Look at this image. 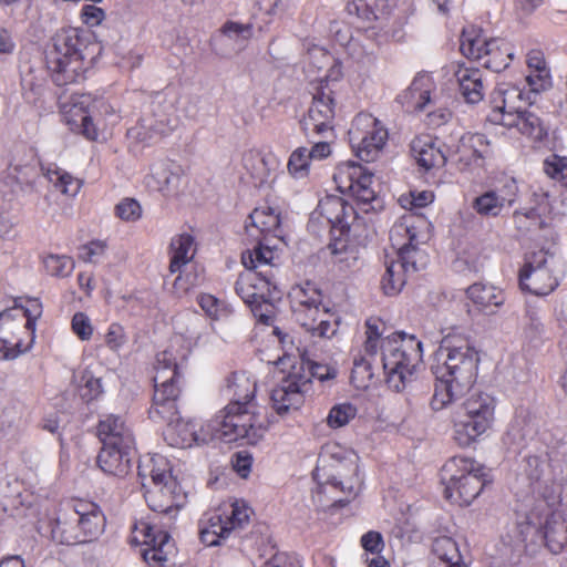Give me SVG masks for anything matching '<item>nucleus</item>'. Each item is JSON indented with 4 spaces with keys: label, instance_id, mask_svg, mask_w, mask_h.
Masks as SVG:
<instances>
[{
    "label": "nucleus",
    "instance_id": "6e6d98bb",
    "mask_svg": "<svg viewBox=\"0 0 567 567\" xmlns=\"http://www.w3.org/2000/svg\"><path fill=\"white\" fill-rule=\"evenodd\" d=\"M45 271L53 277H69L74 269V260L68 256L49 255L43 259Z\"/></svg>",
    "mask_w": 567,
    "mask_h": 567
},
{
    "label": "nucleus",
    "instance_id": "4be33fe9",
    "mask_svg": "<svg viewBox=\"0 0 567 567\" xmlns=\"http://www.w3.org/2000/svg\"><path fill=\"white\" fill-rule=\"evenodd\" d=\"M182 167L172 161H159L152 165L151 173L145 177L148 189L165 196L177 192L182 177Z\"/></svg>",
    "mask_w": 567,
    "mask_h": 567
},
{
    "label": "nucleus",
    "instance_id": "1a4fd4ad",
    "mask_svg": "<svg viewBox=\"0 0 567 567\" xmlns=\"http://www.w3.org/2000/svg\"><path fill=\"white\" fill-rule=\"evenodd\" d=\"M307 365L308 372L305 371L303 364L292 367L287 378L271 391L272 408L279 415H285L290 410H297L302 405L305 393L310 390L311 378L323 382L337 375V370L330 365L316 362H308Z\"/></svg>",
    "mask_w": 567,
    "mask_h": 567
},
{
    "label": "nucleus",
    "instance_id": "864d4df0",
    "mask_svg": "<svg viewBox=\"0 0 567 567\" xmlns=\"http://www.w3.org/2000/svg\"><path fill=\"white\" fill-rule=\"evenodd\" d=\"M310 153L307 147H298L296 148L287 164L288 173L296 179H301L308 176L310 168Z\"/></svg>",
    "mask_w": 567,
    "mask_h": 567
},
{
    "label": "nucleus",
    "instance_id": "bf43d9fd",
    "mask_svg": "<svg viewBox=\"0 0 567 567\" xmlns=\"http://www.w3.org/2000/svg\"><path fill=\"white\" fill-rule=\"evenodd\" d=\"M357 415V408L350 403L338 404L333 406L328 416L327 423L332 429H339L347 425Z\"/></svg>",
    "mask_w": 567,
    "mask_h": 567
},
{
    "label": "nucleus",
    "instance_id": "393cba45",
    "mask_svg": "<svg viewBox=\"0 0 567 567\" xmlns=\"http://www.w3.org/2000/svg\"><path fill=\"white\" fill-rule=\"evenodd\" d=\"M97 434L103 445L134 449V436L125 422L117 415H107L101 420Z\"/></svg>",
    "mask_w": 567,
    "mask_h": 567
},
{
    "label": "nucleus",
    "instance_id": "2f4dec72",
    "mask_svg": "<svg viewBox=\"0 0 567 567\" xmlns=\"http://www.w3.org/2000/svg\"><path fill=\"white\" fill-rule=\"evenodd\" d=\"M52 539L64 545H75L85 543V537L81 535L75 508L59 517L51 529Z\"/></svg>",
    "mask_w": 567,
    "mask_h": 567
},
{
    "label": "nucleus",
    "instance_id": "79ce46f5",
    "mask_svg": "<svg viewBox=\"0 0 567 567\" xmlns=\"http://www.w3.org/2000/svg\"><path fill=\"white\" fill-rule=\"evenodd\" d=\"M499 93L503 96V104L493 109L492 112H499L502 114L518 113L535 103L534 97H532V102L526 99L527 91L516 85L499 90Z\"/></svg>",
    "mask_w": 567,
    "mask_h": 567
},
{
    "label": "nucleus",
    "instance_id": "338daca9",
    "mask_svg": "<svg viewBox=\"0 0 567 567\" xmlns=\"http://www.w3.org/2000/svg\"><path fill=\"white\" fill-rule=\"evenodd\" d=\"M126 342L124 328L121 324L112 323L105 334V343L111 350H118Z\"/></svg>",
    "mask_w": 567,
    "mask_h": 567
},
{
    "label": "nucleus",
    "instance_id": "5fc2aeb1",
    "mask_svg": "<svg viewBox=\"0 0 567 567\" xmlns=\"http://www.w3.org/2000/svg\"><path fill=\"white\" fill-rule=\"evenodd\" d=\"M221 33L224 38L235 41L237 44V50H243L246 45V42L252 35V25L250 23H239L235 21H227L223 28Z\"/></svg>",
    "mask_w": 567,
    "mask_h": 567
},
{
    "label": "nucleus",
    "instance_id": "a878e982",
    "mask_svg": "<svg viewBox=\"0 0 567 567\" xmlns=\"http://www.w3.org/2000/svg\"><path fill=\"white\" fill-rule=\"evenodd\" d=\"M81 535L85 543L96 538L104 529L105 518L100 507L92 502L78 501L74 503Z\"/></svg>",
    "mask_w": 567,
    "mask_h": 567
},
{
    "label": "nucleus",
    "instance_id": "473e14b6",
    "mask_svg": "<svg viewBox=\"0 0 567 567\" xmlns=\"http://www.w3.org/2000/svg\"><path fill=\"white\" fill-rule=\"evenodd\" d=\"M433 567L466 566L462 561L458 546L450 536H440L432 544Z\"/></svg>",
    "mask_w": 567,
    "mask_h": 567
},
{
    "label": "nucleus",
    "instance_id": "37998d69",
    "mask_svg": "<svg viewBox=\"0 0 567 567\" xmlns=\"http://www.w3.org/2000/svg\"><path fill=\"white\" fill-rule=\"evenodd\" d=\"M38 175V163L33 155H30L25 161L14 159L9 165V176L16 179V182L21 186L30 187L32 189L35 185V178Z\"/></svg>",
    "mask_w": 567,
    "mask_h": 567
},
{
    "label": "nucleus",
    "instance_id": "c03bdc74",
    "mask_svg": "<svg viewBox=\"0 0 567 567\" xmlns=\"http://www.w3.org/2000/svg\"><path fill=\"white\" fill-rule=\"evenodd\" d=\"M229 389L233 391V400L229 404L250 408V400L255 396L256 392L255 381L245 375H234Z\"/></svg>",
    "mask_w": 567,
    "mask_h": 567
},
{
    "label": "nucleus",
    "instance_id": "7c9ffc66",
    "mask_svg": "<svg viewBox=\"0 0 567 567\" xmlns=\"http://www.w3.org/2000/svg\"><path fill=\"white\" fill-rule=\"evenodd\" d=\"M458 90L464 100L470 104H476L484 97L482 73L478 69L460 68L455 72Z\"/></svg>",
    "mask_w": 567,
    "mask_h": 567
},
{
    "label": "nucleus",
    "instance_id": "603ef678",
    "mask_svg": "<svg viewBox=\"0 0 567 567\" xmlns=\"http://www.w3.org/2000/svg\"><path fill=\"white\" fill-rule=\"evenodd\" d=\"M489 40L484 37L463 32L461 37L460 50L464 56L472 60L482 61L485 56L484 51L487 49Z\"/></svg>",
    "mask_w": 567,
    "mask_h": 567
},
{
    "label": "nucleus",
    "instance_id": "c756f323",
    "mask_svg": "<svg viewBox=\"0 0 567 567\" xmlns=\"http://www.w3.org/2000/svg\"><path fill=\"white\" fill-rule=\"evenodd\" d=\"M200 540L207 546L219 545L230 534L228 524L223 511L219 508L213 513L206 514L199 523Z\"/></svg>",
    "mask_w": 567,
    "mask_h": 567
},
{
    "label": "nucleus",
    "instance_id": "7ed1b4c3",
    "mask_svg": "<svg viewBox=\"0 0 567 567\" xmlns=\"http://www.w3.org/2000/svg\"><path fill=\"white\" fill-rule=\"evenodd\" d=\"M429 239V223L413 214L402 216L390 230L392 247L398 259L385 261L382 288L386 295L401 291L410 274L424 269L429 256L419 248Z\"/></svg>",
    "mask_w": 567,
    "mask_h": 567
},
{
    "label": "nucleus",
    "instance_id": "f704fd0d",
    "mask_svg": "<svg viewBox=\"0 0 567 567\" xmlns=\"http://www.w3.org/2000/svg\"><path fill=\"white\" fill-rule=\"evenodd\" d=\"M482 65L493 72L505 70L514 58V52L508 42L502 39H489Z\"/></svg>",
    "mask_w": 567,
    "mask_h": 567
},
{
    "label": "nucleus",
    "instance_id": "6ab92c4d",
    "mask_svg": "<svg viewBox=\"0 0 567 567\" xmlns=\"http://www.w3.org/2000/svg\"><path fill=\"white\" fill-rule=\"evenodd\" d=\"M517 185L514 179L507 181L502 187L494 188L477 196L473 208L484 217H497L503 209L509 208L517 196Z\"/></svg>",
    "mask_w": 567,
    "mask_h": 567
},
{
    "label": "nucleus",
    "instance_id": "f257e3e1",
    "mask_svg": "<svg viewBox=\"0 0 567 567\" xmlns=\"http://www.w3.org/2000/svg\"><path fill=\"white\" fill-rule=\"evenodd\" d=\"M186 358V350L175 343L157 353L154 395L148 410V415L153 421L167 423L166 440L169 445L179 449L214 441L213 434L208 430V422L196 430V425L192 421H185L179 416L176 402L181 393L179 381Z\"/></svg>",
    "mask_w": 567,
    "mask_h": 567
},
{
    "label": "nucleus",
    "instance_id": "0e129e2a",
    "mask_svg": "<svg viewBox=\"0 0 567 567\" xmlns=\"http://www.w3.org/2000/svg\"><path fill=\"white\" fill-rule=\"evenodd\" d=\"M410 197L411 198H401L400 202L402 203V206L403 207H406V203L410 204V212L408 213L409 214H413L417 217H421L423 218V216L421 215H417L416 213L413 212L414 208H423L425 207L426 205L431 204L433 202V193L432 192H426V190H423V192H420V193H411L410 194ZM406 216V214L404 215ZM424 219L430 224V221L424 217Z\"/></svg>",
    "mask_w": 567,
    "mask_h": 567
},
{
    "label": "nucleus",
    "instance_id": "f3484780",
    "mask_svg": "<svg viewBox=\"0 0 567 567\" xmlns=\"http://www.w3.org/2000/svg\"><path fill=\"white\" fill-rule=\"evenodd\" d=\"M135 532L142 535V543L148 546L142 553L144 560L148 565L165 566L174 553L171 535L145 522L135 525Z\"/></svg>",
    "mask_w": 567,
    "mask_h": 567
},
{
    "label": "nucleus",
    "instance_id": "f03ea898",
    "mask_svg": "<svg viewBox=\"0 0 567 567\" xmlns=\"http://www.w3.org/2000/svg\"><path fill=\"white\" fill-rule=\"evenodd\" d=\"M436 360L434 392L430 400L434 412L447 408L471 390L476 381L480 355L467 337L451 331L441 340Z\"/></svg>",
    "mask_w": 567,
    "mask_h": 567
},
{
    "label": "nucleus",
    "instance_id": "09e8293b",
    "mask_svg": "<svg viewBox=\"0 0 567 567\" xmlns=\"http://www.w3.org/2000/svg\"><path fill=\"white\" fill-rule=\"evenodd\" d=\"M545 539L551 553H560L567 545V523L564 520L548 522L545 526Z\"/></svg>",
    "mask_w": 567,
    "mask_h": 567
},
{
    "label": "nucleus",
    "instance_id": "b1692460",
    "mask_svg": "<svg viewBox=\"0 0 567 567\" xmlns=\"http://www.w3.org/2000/svg\"><path fill=\"white\" fill-rule=\"evenodd\" d=\"M133 450L122 446L102 445L97 455V465L105 474L124 477L132 467Z\"/></svg>",
    "mask_w": 567,
    "mask_h": 567
},
{
    "label": "nucleus",
    "instance_id": "ea45409f",
    "mask_svg": "<svg viewBox=\"0 0 567 567\" xmlns=\"http://www.w3.org/2000/svg\"><path fill=\"white\" fill-rule=\"evenodd\" d=\"M42 171L43 176L60 193L68 196H75L80 192L82 186L81 181L55 164H50L48 167L42 168Z\"/></svg>",
    "mask_w": 567,
    "mask_h": 567
},
{
    "label": "nucleus",
    "instance_id": "5701e85b",
    "mask_svg": "<svg viewBox=\"0 0 567 567\" xmlns=\"http://www.w3.org/2000/svg\"><path fill=\"white\" fill-rule=\"evenodd\" d=\"M318 212L332 228H339L341 233L349 230L352 223L357 219L353 206L339 196H329L321 199L318 205Z\"/></svg>",
    "mask_w": 567,
    "mask_h": 567
},
{
    "label": "nucleus",
    "instance_id": "13d9d810",
    "mask_svg": "<svg viewBox=\"0 0 567 567\" xmlns=\"http://www.w3.org/2000/svg\"><path fill=\"white\" fill-rule=\"evenodd\" d=\"M528 86L526 99L532 102V97L536 100L539 92H544L551 86V76L549 70H540V72H529L526 76Z\"/></svg>",
    "mask_w": 567,
    "mask_h": 567
},
{
    "label": "nucleus",
    "instance_id": "39448f33",
    "mask_svg": "<svg viewBox=\"0 0 567 567\" xmlns=\"http://www.w3.org/2000/svg\"><path fill=\"white\" fill-rule=\"evenodd\" d=\"M381 351L388 386L402 392L413 381L422 362V342L414 334L396 331L382 339Z\"/></svg>",
    "mask_w": 567,
    "mask_h": 567
},
{
    "label": "nucleus",
    "instance_id": "423d86ee",
    "mask_svg": "<svg viewBox=\"0 0 567 567\" xmlns=\"http://www.w3.org/2000/svg\"><path fill=\"white\" fill-rule=\"evenodd\" d=\"M496 399L486 392L471 393L454 413L453 439L461 447H467L485 434L495 420Z\"/></svg>",
    "mask_w": 567,
    "mask_h": 567
},
{
    "label": "nucleus",
    "instance_id": "de8ad7c7",
    "mask_svg": "<svg viewBox=\"0 0 567 567\" xmlns=\"http://www.w3.org/2000/svg\"><path fill=\"white\" fill-rule=\"evenodd\" d=\"M272 255V250H270L268 247L258 246L252 250L243 252L241 262L247 269H252L256 271H270V274H272L270 266Z\"/></svg>",
    "mask_w": 567,
    "mask_h": 567
},
{
    "label": "nucleus",
    "instance_id": "69168bd1",
    "mask_svg": "<svg viewBox=\"0 0 567 567\" xmlns=\"http://www.w3.org/2000/svg\"><path fill=\"white\" fill-rule=\"evenodd\" d=\"M260 567H301V563L292 555L284 551H277Z\"/></svg>",
    "mask_w": 567,
    "mask_h": 567
},
{
    "label": "nucleus",
    "instance_id": "4c0bfd02",
    "mask_svg": "<svg viewBox=\"0 0 567 567\" xmlns=\"http://www.w3.org/2000/svg\"><path fill=\"white\" fill-rule=\"evenodd\" d=\"M411 148L417 164L426 171L446 163V155L430 140H414Z\"/></svg>",
    "mask_w": 567,
    "mask_h": 567
},
{
    "label": "nucleus",
    "instance_id": "9b49d317",
    "mask_svg": "<svg viewBox=\"0 0 567 567\" xmlns=\"http://www.w3.org/2000/svg\"><path fill=\"white\" fill-rule=\"evenodd\" d=\"M341 75L339 64H333L326 79L320 80L313 87L312 103L308 114L301 120V127L307 135L317 134L323 137L332 135L336 115V99L333 82Z\"/></svg>",
    "mask_w": 567,
    "mask_h": 567
},
{
    "label": "nucleus",
    "instance_id": "680f3d73",
    "mask_svg": "<svg viewBox=\"0 0 567 567\" xmlns=\"http://www.w3.org/2000/svg\"><path fill=\"white\" fill-rule=\"evenodd\" d=\"M116 216L125 221H135L142 215V208L137 200L125 198L115 207Z\"/></svg>",
    "mask_w": 567,
    "mask_h": 567
},
{
    "label": "nucleus",
    "instance_id": "cd10ccee",
    "mask_svg": "<svg viewBox=\"0 0 567 567\" xmlns=\"http://www.w3.org/2000/svg\"><path fill=\"white\" fill-rule=\"evenodd\" d=\"M137 470L143 488L164 483L168 481V477H174L168 460L159 454H154L142 460Z\"/></svg>",
    "mask_w": 567,
    "mask_h": 567
},
{
    "label": "nucleus",
    "instance_id": "3c124183",
    "mask_svg": "<svg viewBox=\"0 0 567 567\" xmlns=\"http://www.w3.org/2000/svg\"><path fill=\"white\" fill-rule=\"evenodd\" d=\"M327 251L331 256L333 264L339 265L341 269L354 266L358 257L354 248L349 247L343 239H336L327 246Z\"/></svg>",
    "mask_w": 567,
    "mask_h": 567
},
{
    "label": "nucleus",
    "instance_id": "e2e57ef3",
    "mask_svg": "<svg viewBox=\"0 0 567 567\" xmlns=\"http://www.w3.org/2000/svg\"><path fill=\"white\" fill-rule=\"evenodd\" d=\"M72 330L82 341L90 340L93 334V326L84 312L74 313L71 321Z\"/></svg>",
    "mask_w": 567,
    "mask_h": 567
},
{
    "label": "nucleus",
    "instance_id": "774afa93",
    "mask_svg": "<svg viewBox=\"0 0 567 567\" xmlns=\"http://www.w3.org/2000/svg\"><path fill=\"white\" fill-rule=\"evenodd\" d=\"M105 251L104 243L94 240L80 248L79 258L84 262H95Z\"/></svg>",
    "mask_w": 567,
    "mask_h": 567
},
{
    "label": "nucleus",
    "instance_id": "2eb2a0df",
    "mask_svg": "<svg viewBox=\"0 0 567 567\" xmlns=\"http://www.w3.org/2000/svg\"><path fill=\"white\" fill-rule=\"evenodd\" d=\"M112 113V107L101 99L90 94L72 95L68 110H64L66 123L72 131L81 132L86 138L95 140L97 132L93 118L99 113Z\"/></svg>",
    "mask_w": 567,
    "mask_h": 567
},
{
    "label": "nucleus",
    "instance_id": "a211bd4d",
    "mask_svg": "<svg viewBox=\"0 0 567 567\" xmlns=\"http://www.w3.org/2000/svg\"><path fill=\"white\" fill-rule=\"evenodd\" d=\"M144 489L148 507L153 512L169 515L171 518L175 517L185 498L175 477H168V481Z\"/></svg>",
    "mask_w": 567,
    "mask_h": 567
},
{
    "label": "nucleus",
    "instance_id": "c9c22d12",
    "mask_svg": "<svg viewBox=\"0 0 567 567\" xmlns=\"http://www.w3.org/2000/svg\"><path fill=\"white\" fill-rule=\"evenodd\" d=\"M468 299L487 313H494L493 308L504 303L505 297L501 289L494 286L474 284L466 290Z\"/></svg>",
    "mask_w": 567,
    "mask_h": 567
},
{
    "label": "nucleus",
    "instance_id": "a18cd8bd",
    "mask_svg": "<svg viewBox=\"0 0 567 567\" xmlns=\"http://www.w3.org/2000/svg\"><path fill=\"white\" fill-rule=\"evenodd\" d=\"M226 524H228L230 532L237 528H243L249 523L252 511L246 502L236 499L221 509Z\"/></svg>",
    "mask_w": 567,
    "mask_h": 567
},
{
    "label": "nucleus",
    "instance_id": "ddd939ff",
    "mask_svg": "<svg viewBox=\"0 0 567 567\" xmlns=\"http://www.w3.org/2000/svg\"><path fill=\"white\" fill-rule=\"evenodd\" d=\"M355 155L363 162L374 161L388 141V130L371 114H358L349 131Z\"/></svg>",
    "mask_w": 567,
    "mask_h": 567
},
{
    "label": "nucleus",
    "instance_id": "0eeeda50",
    "mask_svg": "<svg viewBox=\"0 0 567 567\" xmlns=\"http://www.w3.org/2000/svg\"><path fill=\"white\" fill-rule=\"evenodd\" d=\"M269 421L250 408L228 404L214 419L208 421L213 440L230 443L245 440L247 444H257L268 430Z\"/></svg>",
    "mask_w": 567,
    "mask_h": 567
},
{
    "label": "nucleus",
    "instance_id": "8fccbe9b",
    "mask_svg": "<svg viewBox=\"0 0 567 567\" xmlns=\"http://www.w3.org/2000/svg\"><path fill=\"white\" fill-rule=\"evenodd\" d=\"M372 360L361 353L354 357L351 371V383L357 389H367L373 379Z\"/></svg>",
    "mask_w": 567,
    "mask_h": 567
},
{
    "label": "nucleus",
    "instance_id": "72a5a7b5",
    "mask_svg": "<svg viewBox=\"0 0 567 567\" xmlns=\"http://www.w3.org/2000/svg\"><path fill=\"white\" fill-rule=\"evenodd\" d=\"M434 82L429 74H417L402 97L409 107L423 111L431 103Z\"/></svg>",
    "mask_w": 567,
    "mask_h": 567
},
{
    "label": "nucleus",
    "instance_id": "4d7b16f0",
    "mask_svg": "<svg viewBox=\"0 0 567 567\" xmlns=\"http://www.w3.org/2000/svg\"><path fill=\"white\" fill-rule=\"evenodd\" d=\"M523 333L528 342L538 341L544 337L545 327L539 312L535 309H528L526 311Z\"/></svg>",
    "mask_w": 567,
    "mask_h": 567
},
{
    "label": "nucleus",
    "instance_id": "dca6fc26",
    "mask_svg": "<svg viewBox=\"0 0 567 567\" xmlns=\"http://www.w3.org/2000/svg\"><path fill=\"white\" fill-rule=\"evenodd\" d=\"M177 121L171 105L153 104L152 112L127 131V135L138 142L150 143L169 134Z\"/></svg>",
    "mask_w": 567,
    "mask_h": 567
},
{
    "label": "nucleus",
    "instance_id": "f8f14e48",
    "mask_svg": "<svg viewBox=\"0 0 567 567\" xmlns=\"http://www.w3.org/2000/svg\"><path fill=\"white\" fill-rule=\"evenodd\" d=\"M236 293L247 303L258 320L269 324L272 319L271 300L278 295L274 274L247 269L239 274L235 284Z\"/></svg>",
    "mask_w": 567,
    "mask_h": 567
},
{
    "label": "nucleus",
    "instance_id": "052dcab7",
    "mask_svg": "<svg viewBox=\"0 0 567 567\" xmlns=\"http://www.w3.org/2000/svg\"><path fill=\"white\" fill-rule=\"evenodd\" d=\"M544 172L550 178L559 181L567 186V157L556 154L549 155L544 161Z\"/></svg>",
    "mask_w": 567,
    "mask_h": 567
},
{
    "label": "nucleus",
    "instance_id": "4468645a",
    "mask_svg": "<svg viewBox=\"0 0 567 567\" xmlns=\"http://www.w3.org/2000/svg\"><path fill=\"white\" fill-rule=\"evenodd\" d=\"M553 255L540 249L526 256L525 265L519 271V284L524 290L536 296H547L557 286L558 280L551 274Z\"/></svg>",
    "mask_w": 567,
    "mask_h": 567
},
{
    "label": "nucleus",
    "instance_id": "9d476101",
    "mask_svg": "<svg viewBox=\"0 0 567 567\" xmlns=\"http://www.w3.org/2000/svg\"><path fill=\"white\" fill-rule=\"evenodd\" d=\"M443 471L452 473L445 496L460 505H470L487 482L485 466L472 458L455 456L444 465Z\"/></svg>",
    "mask_w": 567,
    "mask_h": 567
},
{
    "label": "nucleus",
    "instance_id": "49530a36",
    "mask_svg": "<svg viewBox=\"0 0 567 567\" xmlns=\"http://www.w3.org/2000/svg\"><path fill=\"white\" fill-rule=\"evenodd\" d=\"M344 11L353 23L362 24L364 28L377 20V13L369 0H350L346 3Z\"/></svg>",
    "mask_w": 567,
    "mask_h": 567
},
{
    "label": "nucleus",
    "instance_id": "a19ab883",
    "mask_svg": "<svg viewBox=\"0 0 567 567\" xmlns=\"http://www.w3.org/2000/svg\"><path fill=\"white\" fill-rule=\"evenodd\" d=\"M348 169V177L350 184L348 188L351 193L362 203H370L375 199V192L372 189V175L362 172L359 165H350Z\"/></svg>",
    "mask_w": 567,
    "mask_h": 567
},
{
    "label": "nucleus",
    "instance_id": "412c9836",
    "mask_svg": "<svg viewBox=\"0 0 567 567\" xmlns=\"http://www.w3.org/2000/svg\"><path fill=\"white\" fill-rule=\"evenodd\" d=\"M455 153L458 164L465 169L482 167L484 159L492 154V150L485 135L480 133H466L461 136Z\"/></svg>",
    "mask_w": 567,
    "mask_h": 567
},
{
    "label": "nucleus",
    "instance_id": "20e7f679",
    "mask_svg": "<svg viewBox=\"0 0 567 567\" xmlns=\"http://www.w3.org/2000/svg\"><path fill=\"white\" fill-rule=\"evenodd\" d=\"M89 55L90 44L79 30L64 29L56 32L45 55L52 81L59 86L83 81L93 59Z\"/></svg>",
    "mask_w": 567,
    "mask_h": 567
},
{
    "label": "nucleus",
    "instance_id": "bb28decb",
    "mask_svg": "<svg viewBox=\"0 0 567 567\" xmlns=\"http://www.w3.org/2000/svg\"><path fill=\"white\" fill-rule=\"evenodd\" d=\"M347 464L341 463L336 466V474L328 476L323 484L319 485V488L331 486L333 488H340L342 492H348L350 496L354 497L360 488V477L358 475L357 456L346 460Z\"/></svg>",
    "mask_w": 567,
    "mask_h": 567
},
{
    "label": "nucleus",
    "instance_id": "e433bc0d",
    "mask_svg": "<svg viewBox=\"0 0 567 567\" xmlns=\"http://www.w3.org/2000/svg\"><path fill=\"white\" fill-rule=\"evenodd\" d=\"M249 220L250 225H247L246 229L251 236H254L251 228H256L261 234L272 235L274 237H279L281 233L279 213L275 208H256L249 215Z\"/></svg>",
    "mask_w": 567,
    "mask_h": 567
},
{
    "label": "nucleus",
    "instance_id": "aec40b11",
    "mask_svg": "<svg viewBox=\"0 0 567 567\" xmlns=\"http://www.w3.org/2000/svg\"><path fill=\"white\" fill-rule=\"evenodd\" d=\"M488 117L496 124H501L508 128L515 127L522 135H525L533 141H542L547 134L539 116L528 109L513 114L491 112Z\"/></svg>",
    "mask_w": 567,
    "mask_h": 567
},
{
    "label": "nucleus",
    "instance_id": "6e6552de",
    "mask_svg": "<svg viewBox=\"0 0 567 567\" xmlns=\"http://www.w3.org/2000/svg\"><path fill=\"white\" fill-rule=\"evenodd\" d=\"M295 320L312 336L332 338L339 327V318L322 303L321 291L310 282L296 286L290 292Z\"/></svg>",
    "mask_w": 567,
    "mask_h": 567
},
{
    "label": "nucleus",
    "instance_id": "58836bf2",
    "mask_svg": "<svg viewBox=\"0 0 567 567\" xmlns=\"http://www.w3.org/2000/svg\"><path fill=\"white\" fill-rule=\"evenodd\" d=\"M171 250L169 271L175 274L193 259L195 255L194 237L189 234H181L174 237L171 243Z\"/></svg>",
    "mask_w": 567,
    "mask_h": 567
},
{
    "label": "nucleus",
    "instance_id": "c85d7f7f",
    "mask_svg": "<svg viewBox=\"0 0 567 567\" xmlns=\"http://www.w3.org/2000/svg\"><path fill=\"white\" fill-rule=\"evenodd\" d=\"M245 169L258 184L265 183L277 166V159L271 153L249 150L243 156Z\"/></svg>",
    "mask_w": 567,
    "mask_h": 567
}]
</instances>
